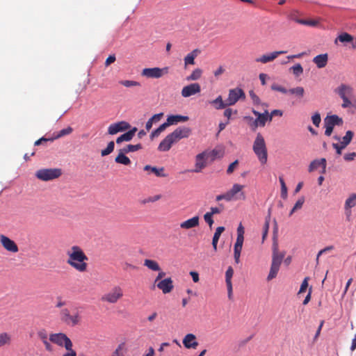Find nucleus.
<instances>
[{
	"mask_svg": "<svg viewBox=\"0 0 356 356\" xmlns=\"http://www.w3.org/2000/svg\"><path fill=\"white\" fill-rule=\"evenodd\" d=\"M67 264L79 273H85L88 269V257L78 245L72 246L67 252Z\"/></svg>",
	"mask_w": 356,
	"mask_h": 356,
	"instance_id": "1",
	"label": "nucleus"
},
{
	"mask_svg": "<svg viewBox=\"0 0 356 356\" xmlns=\"http://www.w3.org/2000/svg\"><path fill=\"white\" fill-rule=\"evenodd\" d=\"M191 134V129L186 127L177 128L174 131L169 134L160 143L158 149L161 152H168L172 145L182 138H188Z\"/></svg>",
	"mask_w": 356,
	"mask_h": 356,
	"instance_id": "2",
	"label": "nucleus"
},
{
	"mask_svg": "<svg viewBox=\"0 0 356 356\" xmlns=\"http://www.w3.org/2000/svg\"><path fill=\"white\" fill-rule=\"evenodd\" d=\"M285 252H280L278 250V245L274 243L273 245V254H272V263L270 268L269 274L267 277V280L270 281L276 277L280 267L284 258Z\"/></svg>",
	"mask_w": 356,
	"mask_h": 356,
	"instance_id": "3",
	"label": "nucleus"
},
{
	"mask_svg": "<svg viewBox=\"0 0 356 356\" xmlns=\"http://www.w3.org/2000/svg\"><path fill=\"white\" fill-rule=\"evenodd\" d=\"M335 92L343 99L341 106L343 108L350 107L356 102L353 88L346 84H341L335 89Z\"/></svg>",
	"mask_w": 356,
	"mask_h": 356,
	"instance_id": "4",
	"label": "nucleus"
},
{
	"mask_svg": "<svg viewBox=\"0 0 356 356\" xmlns=\"http://www.w3.org/2000/svg\"><path fill=\"white\" fill-rule=\"evenodd\" d=\"M60 318L66 325L75 326L79 324L81 321V311L76 307L71 310L64 308L60 312Z\"/></svg>",
	"mask_w": 356,
	"mask_h": 356,
	"instance_id": "5",
	"label": "nucleus"
},
{
	"mask_svg": "<svg viewBox=\"0 0 356 356\" xmlns=\"http://www.w3.org/2000/svg\"><path fill=\"white\" fill-rule=\"evenodd\" d=\"M252 149L260 163L262 165L266 164L268 159L267 148L264 138L260 133L256 136Z\"/></svg>",
	"mask_w": 356,
	"mask_h": 356,
	"instance_id": "6",
	"label": "nucleus"
},
{
	"mask_svg": "<svg viewBox=\"0 0 356 356\" xmlns=\"http://www.w3.org/2000/svg\"><path fill=\"white\" fill-rule=\"evenodd\" d=\"M253 114L257 116L256 119L250 116L245 117V119L248 120V124L252 131H256L258 127H264L268 120V111H265L264 113H261L255 110H252Z\"/></svg>",
	"mask_w": 356,
	"mask_h": 356,
	"instance_id": "7",
	"label": "nucleus"
},
{
	"mask_svg": "<svg viewBox=\"0 0 356 356\" xmlns=\"http://www.w3.org/2000/svg\"><path fill=\"white\" fill-rule=\"evenodd\" d=\"M62 175L60 168H42L36 171L37 179L44 181H51L58 178Z\"/></svg>",
	"mask_w": 356,
	"mask_h": 356,
	"instance_id": "8",
	"label": "nucleus"
},
{
	"mask_svg": "<svg viewBox=\"0 0 356 356\" xmlns=\"http://www.w3.org/2000/svg\"><path fill=\"white\" fill-rule=\"evenodd\" d=\"M124 296V291L121 286H114L108 292L104 294L101 300L109 304L117 303Z\"/></svg>",
	"mask_w": 356,
	"mask_h": 356,
	"instance_id": "9",
	"label": "nucleus"
},
{
	"mask_svg": "<svg viewBox=\"0 0 356 356\" xmlns=\"http://www.w3.org/2000/svg\"><path fill=\"white\" fill-rule=\"evenodd\" d=\"M49 340L58 346H65L66 350H70L72 348L71 340L64 333L51 334L49 336Z\"/></svg>",
	"mask_w": 356,
	"mask_h": 356,
	"instance_id": "10",
	"label": "nucleus"
},
{
	"mask_svg": "<svg viewBox=\"0 0 356 356\" xmlns=\"http://www.w3.org/2000/svg\"><path fill=\"white\" fill-rule=\"evenodd\" d=\"M168 68L163 67H152V68H144L141 72V76L149 79H159L164 74H168Z\"/></svg>",
	"mask_w": 356,
	"mask_h": 356,
	"instance_id": "11",
	"label": "nucleus"
},
{
	"mask_svg": "<svg viewBox=\"0 0 356 356\" xmlns=\"http://www.w3.org/2000/svg\"><path fill=\"white\" fill-rule=\"evenodd\" d=\"M245 99V94L244 91L239 88H235L229 90L227 104L228 106L234 105L239 99L244 100Z\"/></svg>",
	"mask_w": 356,
	"mask_h": 356,
	"instance_id": "12",
	"label": "nucleus"
},
{
	"mask_svg": "<svg viewBox=\"0 0 356 356\" xmlns=\"http://www.w3.org/2000/svg\"><path fill=\"white\" fill-rule=\"evenodd\" d=\"M243 185L234 184L232 188L227 191L230 201L232 200H245V195L243 191Z\"/></svg>",
	"mask_w": 356,
	"mask_h": 356,
	"instance_id": "13",
	"label": "nucleus"
},
{
	"mask_svg": "<svg viewBox=\"0 0 356 356\" xmlns=\"http://www.w3.org/2000/svg\"><path fill=\"white\" fill-rule=\"evenodd\" d=\"M0 243L3 248L8 252L16 253L19 251L16 243L3 234L0 235Z\"/></svg>",
	"mask_w": 356,
	"mask_h": 356,
	"instance_id": "14",
	"label": "nucleus"
},
{
	"mask_svg": "<svg viewBox=\"0 0 356 356\" xmlns=\"http://www.w3.org/2000/svg\"><path fill=\"white\" fill-rule=\"evenodd\" d=\"M155 286L164 294L170 293L174 289L173 281L171 277H167L158 282L156 284L154 283V287Z\"/></svg>",
	"mask_w": 356,
	"mask_h": 356,
	"instance_id": "15",
	"label": "nucleus"
},
{
	"mask_svg": "<svg viewBox=\"0 0 356 356\" xmlns=\"http://www.w3.org/2000/svg\"><path fill=\"white\" fill-rule=\"evenodd\" d=\"M130 124L125 121H120L109 125L108 133L110 135H114L120 131H124L130 128Z\"/></svg>",
	"mask_w": 356,
	"mask_h": 356,
	"instance_id": "16",
	"label": "nucleus"
},
{
	"mask_svg": "<svg viewBox=\"0 0 356 356\" xmlns=\"http://www.w3.org/2000/svg\"><path fill=\"white\" fill-rule=\"evenodd\" d=\"M286 51H273L270 54L262 55L261 56L256 58L255 60L257 63H261L265 64V63L273 61L275 58H277L278 57V56H280L281 54H286Z\"/></svg>",
	"mask_w": 356,
	"mask_h": 356,
	"instance_id": "17",
	"label": "nucleus"
},
{
	"mask_svg": "<svg viewBox=\"0 0 356 356\" xmlns=\"http://www.w3.org/2000/svg\"><path fill=\"white\" fill-rule=\"evenodd\" d=\"M73 131V129L71 127H67L65 129H61L58 134L54 136L53 138H46L44 137H42L39 140H36L35 142V145H39L42 144L43 142H47L49 140H54V139H58L59 138H61L64 136L69 135Z\"/></svg>",
	"mask_w": 356,
	"mask_h": 356,
	"instance_id": "18",
	"label": "nucleus"
},
{
	"mask_svg": "<svg viewBox=\"0 0 356 356\" xmlns=\"http://www.w3.org/2000/svg\"><path fill=\"white\" fill-rule=\"evenodd\" d=\"M200 86L195 83L184 86L181 90V95L184 97H188L200 92Z\"/></svg>",
	"mask_w": 356,
	"mask_h": 356,
	"instance_id": "19",
	"label": "nucleus"
},
{
	"mask_svg": "<svg viewBox=\"0 0 356 356\" xmlns=\"http://www.w3.org/2000/svg\"><path fill=\"white\" fill-rule=\"evenodd\" d=\"M207 158V152H204L198 154L195 157V169L192 170L195 172H200L206 167V161Z\"/></svg>",
	"mask_w": 356,
	"mask_h": 356,
	"instance_id": "20",
	"label": "nucleus"
},
{
	"mask_svg": "<svg viewBox=\"0 0 356 356\" xmlns=\"http://www.w3.org/2000/svg\"><path fill=\"white\" fill-rule=\"evenodd\" d=\"M183 344L185 348L195 349L198 346L196 336L193 334H187L183 339Z\"/></svg>",
	"mask_w": 356,
	"mask_h": 356,
	"instance_id": "21",
	"label": "nucleus"
},
{
	"mask_svg": "<svg viewBox=\"0 0 356 356\" xmlns=\"http://www.w3.org/2000/svg\"><path fill=\"white\" fill-rule=\"evenodd\" d=\"M234 274V270L233 268L229 266L228 267L227 270L225 273V282L227 287V292H228V298L229 299L232 298V277Z\"/></svg>",
	"mask_w": 356,
	"mask_h": 356,
	"instance_id": "22",
	"label": "nucleus"
},
{
	"mask_svg": "<svg viewBox=\"0 0 356 356\" xmlns=\"http://www.w3.org/2000/svg\"><path fill=\"white\" fill-rule=\"evenodd\" d=\"M313 63L316 65L318 68L325 67L328 62V54H322L315 56L313 58Z\"/></svg>",
	"mask_w": 356,
	"mask_h": 356,
	"instance_id": "23",
	"label": "nucleus"
},
{
	"mask_svg": "<svg viewBox=\"0 0 356 356\" xmlns=\"http://www.w3.org/2000/svg\"><path fill=\"white\" fill-rule=\"evenodd\" d=\"M200 218L197 216H194L190 219H188L180 224L181 229H189L193 227H196L199 225Z\"/></svg>",
	"mask_w": 356,
	"mask_h": 356,
	"instance_id": "24",
	"label": "nucleus"
},
{
	"mask_svg": "<svg viewBox=\"0 0 356 356\" xmlns=\"http://www.w3.org/2000/svg\"><path fill=\"white\" fill-rule=\"evenodd\" d=\"M319 166L323 168V172H325L326 168V159L323 158L321 159H315L311 162L309 165V172L316 170Z\"/></svg>",
	"mask_w": 356,
	"mask_h": 356,
	"instance_id": "25",
	"label": "nucleus"
},
{
	"mask_svg": "<svg viewBox=\"0 0 356 356\" xmlns=\"http://www.w3.org/2000/svg\"><path fill=\"white\" fill-rule=\"evenodd\" d=\"M354 38L349 33L343 32L339 34L334 40V44H338V42H340L343 43L344 44L348 43H353Z\"/></svg>",
	"mask_w": 356,
	"mask_h": 356,
	"instance_id": "26",
	"label": "nucleus"
},
{
	"mask_svg": "<svg viewBox=\"0 0 356 356\" xmlns=\"http://www.w3.org/2000/svg\"><path fill=\"white\" fill-rule=\"evenodd\" d=\"M136 131H137V128L134 127L132 129L129 130V131H127V132L123 134L122 135H121L120 136H119L116 139V143L118 144H120L124 141H130L134 136Z\"/></svg>",
	"mask_w": 356,
	"mask_h": 356,
	"instance_id": "27",
	"label": "nucleus"
},
{
	"mask_svg": "<svg viewBox=\"0 0 356 356\" xmlns=\"http://www.w3.org/2000/svg\"><path fill=\"white\" fill-rule=\"evenodd\" d=\"M188 116L181 115H169L167 118V121L170 125L177 124L179 122H184L188 120Z\"/></svg>",
	"mask_w": 356,
	"mask_h": 356,
	"instance_id": "28",
	"label": "nucleus"
},
{
	"mask_svg": "<svg viewBox=\"0 0 356 356\" xmlns=\"http://www.w3.org/2000/svg\"><path fill=\"white\" fill-rule=\"evenodd\" d=\"M125 154L126 153L123 152L122 149H120L118 156L115 159V161L117 163L129 165L131 164V160Z\"/></svg>",
	"mask_w": 356,
	"mask_h": 356,
	"instance_id": "29",
	"label": "nucleus"
},
{
	"mask_svg": "<svg viewBox=\"0 0 356 356\" xmlns=\"http://www.w3.org/2000/svg\"><path fill=\"white\" fill-rule=\"evenodd\" d=\"M12 343V336L8 332L0 333V348L9 346Z\"/></svg>",
	"mask_w": 356,
	"mask_h": 356,
	"instance_id": "30",
	"label": "nucleus"
},
{
	"mask_svg": "<svg viewBox=\"0 0 356 356\" xmlns=\"http://www.w3.org/2000/svg\"><path fill=\"white\" fill-rule=\"evenodd\" d=\"M210 104L214 106L217 110L225 108L228 106L227 100L223 101L222 96L219 95L215 99L210 102Z\"/></svg>",
	"mask_w": 356,
	"mask_h": 356,
	"instance_id": "31",
	"label": "nucleus"
},
{
	"mask_svg": "<svg viewBox=\"0 0 356 356\" xmlns=\"http://www.w3.org/2000/svg\"><path fill=\"white\" fill-rule=\"evenodd\" d=\"M144 170L150 171L152 173H154L158 177H165L167 176L164 173L163 168H157L156 167H153L149 165H147L144 167Z\"/></svg>",
	"mask_w": 356,
	"mask_h": 356,
	"instance_id": "32",
	"label": "nucleus"
},
{
	"mask_svg": "<svg viewBox=\"0 0 356 356\" xmlns=\"http://www.w3.org/2000/svg\"><path fill=\"white\" fill-rule=\"evenodd\" d=\"M224 230H225L224 227H218L216 229V232L213 234V240H212V245H213L214 251L217 250V244H218L219 238H220L221 234L224 232Z\"/></svg>",
	"mask_w": 356,
	"mask_h": 356,
	"instance_id": "33",
	"label": "nucleus"
},
{
	"mask_svg": "<svg viewBox=\"0 0 356 356\" xmlns=\"http://www.w3.org/2000/svg\"><path fill=\"white\" fill-rule=\"evenodd\" d=\"M199 52H200L199 50L196 49H194L193 51H192L188 54H187V56L184 58L185 65L186 66L188 65H194L195 64L194 60H195V57L197 56Z\"/></svg>",
	"mask_w": 356,
	"mask_h": 356,
	"instance_id": "34",
	"label": "nucleus"
},
{
	"mask_svg": "<svg viewBox=\"0 0 356 356\" xmlns=\"http://www.w3.org/2000/svg\"><path fill=\"white\" fill-rule=\"evenodd\" d=\"M325 122L330 123L331 125L334 127L335 125H341L343 124V120L339 116L336 115H332L330 116H327L325 119Z\"/></svg>",
	"mask_w": 356,
	"mask_h": 356,
	"instance_id": "35",
	"label": "nucleus"
},
{
	"mask_svg": "<svg viewBox=\"0 0 356 356\" xmlns=\"http://www.w3.org/2000/svg\"><path fill=\"white\" fill-rule=\"evenodd\" d=\"M144 266L153 271H160L161 268L157 261L152 259H145Z\"/></svg>",
	"mask_w": 356,
	"mask_h": 356,
	"instance_id": "36",
	"label": "nucleus"
},
{
	"mask_svg": "<svg viewBox=\"0 0 356 356\" xmlns=\"http://www.w3.org/2000/svg\"><path fill=\"white\" fill-rule=\"evenodd\" d=\"M356 205V193H353L346 200L345 202V210H348Z\"/></svg>",
	"mask_w": 356,
	"mask_h": 356,
	"instance_id": "37",
	"label": "nucleus"
},
{
	"mask_svg": "<svg viewBox=\"0 0 356 356\" xmlns=\"http://www.w3.org/2000/svg\"><path fill=\"white\" fill-rule=\"evenodd\" d=\"M353 137V132L352 131H348L346 135L343 137L342 141L340 143V145L345 148L350 143Z\"/></svg>",
	"mask_w": 356,
	"mask_h": 356,
	"instance_id": "38",
	"label": "nucleus"
},
{
	"mask_svg": "<svg viewBox=\"0 0 356 356\" xmlns=\"http://www.w3.org/2000/svg\"><path fill=\"white\" fill-rule=\"evenodd\" d=\"M142 148L141 144H137V145H127L124 147H123L122 151L126 154H128L129 152H136Z\"/></svg>",
	"mask_w": 356,
	"mask_h": 356,
	"instance_id": "39",
	"label": "nucleus"
},
{
	"mask_svg": "<svg viewBox=\"0 0 356 356\" xmlns=\"http://www.w3.org/2000/svg\"><path fill=\"white\" fill-rule=\"evenodd\" d=\"M288 93L294 95L300 98H302L305 95V90L302 87L298 86V87L288 90Z\"/></svg>",
	"mask_w": 356,
	"mask_h": 356,
	"instance_id": "40",
	"label": "nucleus"
},
{
	"mask_svg": "<svg viewBox=\"0 0 356 356\" xmlns=\"http://www.w3.org/2000/svg\"><path fill=\"white\" fill-rule=\"evenodd\" d=\"M305 202V197H300L298 201L296 202L295 205L292 208L291 211L289 213V216H291L294 212H296L297 210H299L302 208L303 204Z\"/></svg>",
	"mask_w": 356,
	"mask_h": 356,
	"instance_id": "41",
	"label": "nucleus"
},
{
	"mask_svg": "<svg viewBox=\"0 0 356 356\" xmlns=\"http://www.w3.org/2000/svg\"><path fill=\"white\" fill-rule=\"evenodd\" d=\"M115 143L113 141H111L108 143V145L106 149H102L101 152V155L102 156H107L110 154L114 149Z\"/></svg>",
	"mask_w": 356,
	"mask_h": 356,
	"instance_id": "42",
	"label": "nucleus"
},
{
	"mask_svg": "<svg viewBox=\"0 0 356 356\" xmlns=\"http://www.w3.org/2000/svg\"><path fill=\"white\" fill-rule=\"evenodd\" d=\"M119 83L127 88L134 86H140V83L139 82L131 80H122L120 81Z\"/></svg>",
	"mask_w": 356,
	"mask_h": 356,
	"instance_id": "43",
	"label": "nucleus"
},
{
	"mask_svg": "<svg viewBox=\"0 0 356 356\" xmlns=\"http://www.w3.org/2000/svg\"><path fill=\"white\" fill-rule=\"evenodd\" d=\"M202 70L197 68V69H195L192 73L187 78V80L190 81H195V80H197L200 78L201 75H202Z\"/></svg>",
	"mask_w": 356,
	"mask_h": 356,
	"instance_id": "44",
	"label": "nucleus"
},
{
	"mask_svg": "<svg viewBox=\"0 0 356 356\" xmlns=\"http://www.w3.org/2000/svg\"><path fill=\"white\" fill-rule=\"evenodd\" d=\"M296 22L298 24H303V25H308L311 26H315L318 24V22L317 20H306V19H296Z\"/></svg>",
	"mask_w": 356,
	"mask_h": 356,
	"instance_id": "45",
	"label": "nucleus"
},
{
	"mask_svg": "<svg viewBox=\"0 0 356 356\" xmlns=\"http://www.w3.org/2000/svg\"><path fill=\"white\" fill-rule=\"evenodd\" d=\"M291 70L296 76H300L303 72V68L300 63H298L291 67Z\"/></svg>",
	"mask_w": 356,
	"mask_h": 356,
	"instance_id": "46",
	"label": "nucleus"
},
{
	"mask_svg": "<svg viewBox=\"0 0 356 356\" xmlns=\"http://www.w3.org/2000/svg\"><path fill=\"white\" fill-rule=\"evenodd\" d=\"M269 225H270V219L268 218L266 219L265 223L263 227V235H262V241L263 242L264 241V240L266 239V238L268 235Z\"/></svg>",
	"mask_w": 356,
	"mask_h": 356,
	"instance_id": "47",
	"label": "nucleus"
},
{
	"mask_svg": "<svg viewBox=\"0 0 356 356\" xmlns=\"http://www.w3.org/2000/svg\"><path fill=\"white\" fill-rule=\"evenodd\" d=\"M271 89L275 91L280 92L283 94L288 93V90H286L285 88H284L278 84H276V83H273L271 86Z\"/></svg>",
	"mask_w": 356,
	"mask_h": 356,
	"instance_id": "48",
	"label": "nucleus"
},
{
	"mask_svg": "<svg viewBox=\"0 0 356 356\" xmlns=\"http://www.w3.org/2000/svg\"><path fill=\"white\" fill-rule=\"evenodd\" d=\"M283 112L281 110L275 109L271 111L270 114L268 113V120L269 122L272 121L273 117L275 115L282 116Z\"/></svg>",
	"mask_w": 356,
	"mask_h": 356,
	"instance_id": "49",
	"label": "nucleus"
},
{
	"mask_svg": "<svg viewBox=\"0 0 356 356\" xmlns=\"http://www.w3.org/2000/svg\"><path fill=\"white\" fill-rule=\"evenodd\" d=\"M309 278L308 277H306L302 284H301V286H300V288L299 289V291H298V293H304L305 292L307 288L308 287V281H309Z\"/></svg>",
	"mask_w": 356,
	"mask_h": 356,
	"instance_id": "50",
	"label": "nucleus"
},
{
	"mask_svg": "<svg viewBox=\"0 0 356 356\" xmlns=\"http://www.w3.org/2000/svg\"><path fill=\"white\" fill-rule=\"evenodd\" d=\"M122 268L124 271L136 270L138 268L135 265H133L127 261H125L122 264Z\"/></svg>",
	"mask_w": 356,
	"mask_h": 356,
	"instance_id": "51",
	"label": "nucleus"
},
{
	"mask_svg": "<svg viewBox=\"0 0 356 356\" xmlns=\"http://www.w3.org/2000/svg\"><path fill=\"white\" fill-rule=\"evenodd\" d=\"M312 120L313 124L316 127H318L321 123V121L320 114L318 113H316L314 115H312Z\"/></svg>",
	"mask_w": 356,
	"mask_h": 356,
	"instance_id": "52",
	"label": "nucleus"
},
{
	"mask_svg": "<svg viewBox=\"0 0 356 356\" xmlns=\"http://www.w3.org/2000/svg\"><path fill=\"white\" fill-rule=\"evenodd\" d=\"M249 95L254 104L259 105L261 103L259 97L254 93L253 90H250L249 92Z\"/></svg>",
	"mask_w": 356,
	"mask_h": 356,
	"instance_id": "53",
	"label": "nucleus"
},
{
	"mask_svg": "<svg viewBox=\"0 0 356 356\" xmlns=\"http://www.w3.org/2000/svg\"><path fill=\"white\" fill-rule=\"evenodd\" d=\"M38 337L43 341L48 339V334L45 330H40L37 333Z\"/></svg>",
	"mask_w": 356,
	"mask_h": 356,
	"instance_id": "54",
	"label": "nucleus"
},
{
	"mask_svg": "<svg viewBox=\"0 0 356 356\" xmlns=\"http://www.w3.org/2000/svg\"><path fill=\"white\" fill-rule=\"evenodd\" d=\"M334 249V246L333 245H330V246H327L325 247V248L321 250L318 254H317V257H316V261L317 263L318 262V259H319V257L321 255H322L323 254L327 252H329V251H331Z\"/></svg>",
	"mask_w": 356,
	"mask_h": 356,
	"instance_id": "55",
	"label": "nucleus"
},
{
	"mask_svg": "<svg viewBox=\"0 0 356 356\" xmlns=\"http://www.w3.org/2000/svg\"><path fill=\"white\" fill-rule=\"evenodd\" d=\"M204 219L205 222L209 225V227H211L213 223V220L212 218V216L210 213H209L208 212H207L204 215Z\"/></svg>",
	"mask_w": 356,
	"mask_h": 356,
	"instance_id": "56",
	"label": "nucleus"
},
{
	"mask_svg": "<svg viewBox=\"0 0 356 356\" xmlns=\"http://www.w3.org/2000/svg\"><path fill=\"white\" fill-rule=\"evenodd\" d=\"M238 164V160H236L234 162H232V163H230L227 168V173L232 174L234 172V169L237 167Z\"/></svg>",
	"mask_w": 356,
	"mask_h": 356,
	"instance_id": "57",
	"label": "nucleus"
},
{
	"mask_svg": "<svg viewBox=\"0 0 356 356\" xmlns=\"http://www.w3.org/2000/svg\"><path fill=\"white\" fill-rule=\"evenodd\" d=\"M233 113L236 114L237 111L236 110L233 111L232 108H228L225 110L224 116L226 117L227 118V120L229 121V120L231 118V116Z\"/></svg>",
	"mask_w": 356,
	"mask_h": 356,
	"instance_id": "58",
	"label": "nucleus"
},
{
	"mask_svg": "<svg viewBox=\"0 0 356 356\" xmlns=\"http://www.w3.org/2000/svg\"><path fill=\"white\" fill-rule=\"evenodd\" d=\"M325 134L327 136H330L333 131L334 127L332 125H331L330 123L325 122Z\"/></svg>",
	"mask_w": 356,
	"mask_h": 356,
	"instance_id": "59",
	"label": "nucleus"
},
{
	"mask_svg": "<svg viewBox=\"0 0 356 356\" xmlns=\"http://www.w3.org/2000/svg\"><path fill=\"white\" fill-rule=\"evenodd\" d=\"M163 117V113H157V114H155L151 118V121H152L154 123H156L158 122H159L161 118Z\"/></svg>",
	"mask_w": 356,
	"mask_h": 356,
	"instance_id": "60",
	"label": "nucleus"
},
{
	"mask_svg": "<svg viewBox=\"0 0 356 356\" xmlns=\"http://www.w3.org/2000/svg\"><path fill=\"white\" fill-rule=\"evenodd\" d=\"M355 157H356V153L355 152H351V153L346 154L344 155V156H343L344 159L346 161H353Z\"/></svg>",
	"mask_w": 356,
	"mask_h": 356,
	"instance_id": "61",
	"label": "nucleus"
},
{
	"mask_svg": "<svg viewBox=\"0 0 356 356\" xmlns=\"http://www.w3.org/2000/svg\"><path fill=\"white\" fill-rule=\"evenodd\" d=\"M220 207L222 208H220V207H211V211L208 212V213H210L212 216L214 214L220 213L222 211V209H223V207L222 205H220Z\"/></svg>",
	"mask_w": 356,
	"mask_h": 356,
	"instance_id": "62",
	"label": "nucleus"
},
{
	"mask_svg": "<svg viewBox=\"0 0 356 356\" xmlns=\"http://www.w3.org/2000/svg\"><path fill=\"white\" fill-rule=\"evenodd\" d=\"M115 55H110L105 61V65L108 67L111 63H114L115 61Z\"/></svg>",
	"mask_w": 356,
	"mask_h": 356,
	"instance_id": "63",
	"label": "nucleus"
},
{
	"mask_svg": "<svg viewBox=\"0 0 356 356\" xmlns=\"http://www.w3.org/2000/svg\"><path fill=\"white\" fill-rule=\"evenodd\" d=\"M165 275V273L163 272V271H159V273L157 275V276L156 277L155 280H154V283L156 284L158 282L162 280L164 277Z\"/></svg>",
	"mask_w": 356,
	"mask_h": 356,
	"instance_id": "64",
	"label": "nucleus"
}]
</instances>
